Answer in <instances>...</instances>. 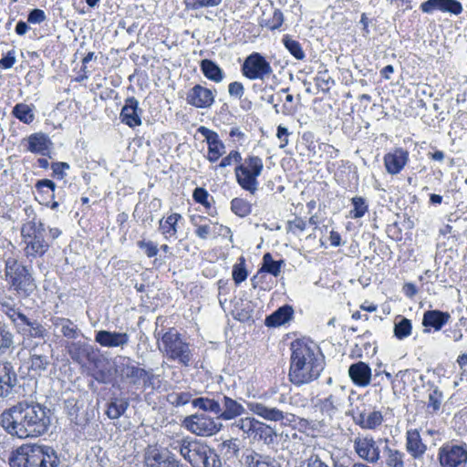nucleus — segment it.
Wrapping results in <instances>:
<instances>
[{
    "label": "nucleus",
    "mask_w": 467,
    "mask_h": 467,
    "mask_svg": "<svg viewBox=\"0 0 467 467\" xmlns=\"http://www.w3.org/2000/svg\"><path fill=\"white\" fill-rule=\"evenodd\" d=\"M49 410L33 400H21L0 415V425L9 435L18 439L36 438L50 426Z\"/></svg>",
    "instance_id": "f257e3e1"
},
{
    "label": "nucleus",
    "mask_w": 467,
    "mask_h": 467,
    "mask_svg": "<svg viewBox=\"0 0 467 467\" xmlns=\"http://www.w3.org/2000/svg\"><path fill=\"white\" fill-rule=\"evenodd\" d=\"M289 379L296 386L317 380L325 368V358L319 347L308 339H297L291 344Z\"/></svg>",
    "instance_id": "f03ea898"
},
{
    "label": "nucleus",
    "mask_w": 467,
    "mask_h": 467,
    "mask_svg": "<svg viewBox=\"0 0 467 467\" xmlns=\"http://www.w3.org/2000/svg\"><path fill=\"white\" fill-rule=\"evenodd\" d=\"M9 464L11 467H57L59 460L52 447L24 444L12 452Z\"/></svg>",
    "instance_id": "7ed1b4c3"
},
{
    "label": "nucleus",
    "mask_w": 467,
    "mask_h": 467,
    "mask_svg": "<svg viewBox=\"0 0 467 467\" xmlns=\"http://www.w3.org/2000/svg\"><path fill=\"white\" fill-rule=\"evenodd\" d=\"M192 467H222V462L215 451L198 440L182 439L171 443Z\"/></svg>",
    "instance_id": "20e7f679"
},
{
    "label": "nucleus",
    "mask_w": 467,
    "mask_h": 467,
    "mask_svg": "<svg viewBox=\"0 0 467 467\" xmlns=\"http://www.w3.org/2000/svg\"><path fill=\"white\" fill-rule=\"evenodd\" d=\"M154 336L160 339L159 349L168 360L186 368L192 365L194 361L193 349L175 328H170L162 334L155 331Z\"/></svg>",
    "instance_id": "39448f33"
},
{
    "label": "nucleus",
    "mask_w": 467,
    "mask_h": 467,
    "mask_svg": "<svg viewBox=\"0 0 467 467\" xmlns=\"http://www.w3.org/2000/svg\"><path fill=\"white\" fill-rule=\"evenodd\" d=\"M5 280L9 285L8 290L21 298L29 297L36 289L31 270L13 257L5 261Z\"/></svg>",
    "instance_id": "423d86ee"
},
{
    "label": "nucleus",
    "mask_w": 467,
    "mask_h": 467,
    "mask_svg": "<svg viewBox=\"0 0 467 467\" xmlns=\"http://www.w3.org/2000/svg\"><path fill=\"white\" fill-rule=\"evenodd\" d=\"M22 243L24 244L25 255L29 257H40L48 250L50 244L46 239V228L43 223L35 219L23 223L21 227Z\"/></svg>",
    "instance_id": "0eeeda50"
},
{
    "label": "nucleus",
    "mask_w": 467,
    "mask_h": 467,
    "mask_svg": "<svg viewBox=\"0 0 467 467\" xmlns=\"http://www.w3.org/2000/svg\"><path fill=\"white\" fill-rule=\"evenodd\" d=\"M263 169L264 162L260 157L248 156L234 170L237 183L242 189L254 194L259 185L257 178L261 175Z\"/></svg>",
    "instance_id": "6e6552de"
},
{
    "label": "nucleus",
    "mask_w": 467,
    "mask_h": 467,
    "mask_svg": "<svg viewBox=\"0 0 467 467\" xmlns=\"http://www.w3.org/2000/svg\"><path fill=\"white\" fill-rule=\"evenodd\" d=\"M241 72L250 80H265L273 74V68L264 56L254 52L244 59Z\"/></svg>",
    "instance_id": "1a4fd4ad"
},
{
    "label": "nucleus",
    "mask_w": 467,
    "mask_h": 467,
    "mask_svg": "<svg viewBox=\"0 0 467 467\" xmlns=\"http://www.w3.org/2000/svg\"><path fill=\"white\" fill-rule=\"evenodd\" d=\"M183 426L198 436H212L221 431L223 424L217 418L213 419L205 414H194L184 419Z\"/></svg>",
    "instance_id": "9d476101"
},
{
    "label": "nucleus",
    "mask_w": 467,
    "mask_h": 467,
    "mask_svg": "<svg viewBox=\"0 0 467 467\" xmlns=\"http://www.w3.org/2000/svg\"><path fill=\"white\" fill-rule=\"evenodd\" d=\"M125 362L120 366L121 377L131 385H138L142 381L143 388H155L156 376L152 370H145L136 366L129 358H124Z\"/></svg>",
    "instance_id": "9b49d317"
},
{
    "label": "nucleus",
    "mask_w": 467,
    "mask_h": 467,
    "mask_svg": "<svg viewBox=\"0 0 467 467\" xmlns=\"http://www.w3.org/2000/svg\"><path fill=\"white\" fill-rule=\"evenodd\" d=\"M143 464L145 467H183L174 454L157 445H148L145 448Z\"/></svg>",
    "instance_id": "f8f14e48"
},
{
    "label": "nucleus",
    "mask_w": 467,
    "mask_h": 467,
    "mask_svg": "<svg viewBox=\"0 0 467 467\" xmlns=\"http://www.w3.org/2000/svg\"><path fill=\"white\" fill-rule=\"evenodd\" d=\"M353 449L357 455L368 463L375 464L380 460V449L371 435L358 434L353 440Z\"/></svg>",
    "instance_id": "ddd939ff"
},
{
    "label": "nucleus",
    "mask_w": 467,
    "mask_h": 467,
    "mask_svg": "<svg viewBox=\"0 0 467 467\" xmlns=\"http://www.w3.org/2000/svg\"><path fill=\"white\" fill-rule=\"evenodd\" d=\"M439 462L441 467H458L467 462L465 445L445 443L439 449Z\"/></svg>",
    "instance_id": "4468645a"
},
{
    "label": "nucleus",
    "mask_w": 467,
    "mask_h": 467,
    "mask_svg": "<svg viewBox=\"0 0 467 467\" xmlns=\"http://www.w3.org/2000/svg\"><path fill=\"white\" fill-rule=\"evenodd\" d=\"M247 407L252 413L268 421L277 422L284 421L285 420L291 421L289 418H295L294 414L284 412L277 407L272 406L263 401L248 402Z\"/></svg>",
    "instance_id": "2eb2a0df"
},
{
    "label": "nucleus",
    "mask_w": 467,
    "mask_h": 467,
    "mask_svg": "<svg viewBox=\"0 0 467 467\" xmlns=\"http://www.w3.org/2000/svg\"><path fill=\"white\" fill-rule=\"evenodd\" d=\"M348 398L346 387L339 386L325 399H319L316 403L317 408L323 414L331 417L337 410H339Z\"/></svg>",
    "instance_id": "dca6fc26"
},
{
    "label": "nucleus",
    "mask_w": 467,
    "mask_h": 467,
    "mask_svg": "<svg viewBox=\"0 0 467 467\" xmlns=\"http://www.w3.org/2000/svg\"><path fill=\"white\" fill-rule=\"evenodd\" d=\"M216 89H210L202 85L193 86L186 95L189 105L197 109H209L215 101Z\"/></svg>",
    "instance_id": "f3484780"
},
{
    "label": "nucleus",
    "mask_w": 467,
    "mask_h": 467,
    "mask_svg": "<svg viewBox=\"0 0 467 467\" xmlns=\"http://www.w3.org/2000/svg\"><path fill=\"white\" fill-rule=\"evenodd\" d=\"M354 422L364 430H375L383 422V415L381 411L372 410L367 411L365 406L361 409L356 407L350 412Z\"/></svg>",
    "instance_id": "a211bd4d"
},
{
    "label": "nucleus",
    "mask_w": 467,
    "mask_h": 467,
    "mask_svg": "<svg viewBox=\"0 0 467 467\" xmlns=\"http://www.w3.org/2000/svg\"><path fill=\"white\" fill-rule=\"evenodd\" d=\"M20 322L16 325V332L25 339L38 338L44 339L47 335L46 327L36 319L28 317L26 315L20 316Z\"/></svg>",
    "instance_id": "6ab92c4d"
},
{
    "label": "nucleus",
    "mask_w": 467,
    "mask_h": 467,
    "mask_svg": "<svg viewBox=\"0 0 467 467\" xmlns=\"http://www.w3.org/2000/svg\"><path fill=\"white\" fill-rule=\"evenodd\" d=\"M198 131L204 137L208 144L207 160L210 162L217 161L225 153V146L219 135L203 126H201Z\"/></svg>",
    "instance_id": "aec40b11"
},
{
    "label": "nucleus",
    "mask_w": 467,
    "mask_h": 467,
    "mask_svg": "<svg viewBox=\"0 0 467 467\" xmlns=\"http://www.w3.org/2000/svg\"><path fill=\"white\" fill-rule=\"evenodd\" d=\"M420 9L427 14L440 10L455 16L462 14L463 10L462 5L458 0H427L420 5Z\"/></svg>",
    "instance_id": "412c9836"
},
{
    "label": "nucleus",
    "mask_w": 467,
    "mask_h": 467,
    "mask_svg": "<svg viewBox=\"0 0 467 467\" xmlns=\"http://www.w3.org/2000/svg\"><path fill=\"white\" fill-rule=\"evenodd\" d=\"M409 161L408 150L402 148H396L384 156V165L387 171L395 175L400 173Z\"/></svg>",
    "instance_id": "4be33fe9"
},
{
    "label": "nucleus",
    "mask_w": 467,
    "mask_h": 467,
    "mask_svg": "<svg viewBox=\"0 0 467 467\" xmlns=\"http://www.w3.org/2000/svg\"><path fill=\"white\" fill-rule=\"evenodd\" d=\"M95 341L105 348H123L130 341L127 333L99 330L96 333Z\"/></svg>",
    "instance_id": "5701e85b"
},
{
    "label": "nucleus",
    "mask_w": 467,
    "mask_h": 467,
    "mask_svg": "<svg viewBox=\"0 0 467 467\" xmlns=\"http://www.w3.org/2000/svg\"><path fill=\"white\" fill-rule=\"evenodd\" d=\"M221 407L222 410L219 416H217V420H233L245 414L244 407L237 400L226 395H222L221 397Z\"/></svg>",
    "instance_id": "b1692460"
},
{
    "label": "nucleus",
    "mask_w": 467,
    "mask_h": 467,
    "mask_svg": "<svg viewBox=\"0 0 467 467\" xmlns=\"http://www.w3.org/2000/svg\"><path fill=\"white\" fill-rule=\"evenodd\" d=\"M140 112L138 100L134 97H130L125 100L119 117L123 123L134 128L141 125Z\"/></svg>",
    "instance_id": "393cba45"
},
{
    "label": "nucleus",
    "mask_w": 467,
    "mask_h": 467,
    "mask_svg": "<svg viewBox=\"0 0 467 467\" xmlns=\"http://www.w3.org/2000/svg\"><path fill=\"white\" fill-rule=\"evenodd\" d=\"M451 319V315L448 312L440 310H427L423 314L422 326L424 327L423 332L430 333L431 329L439 331L446 325Z\"/></svg>",
    "instance_id": "a878e982"
},
{
    "label": "nucleus",
    "mask_w": 467,
    "mask_h": 467,
    "mask_svg": "<svg viewBox=\"0 0 467 467\" xmlns=\"http://www.w3.org/2000/svg\"><path fill=\"white\" fill-rule=\"evenodd\" d=\"M405 448L407 452L415 460L421 459L427 451V445L422 441L417 429L406 431Z\"/></svg>",
    "instance_id": "bb28decb"
},
{
    "label": "nucleus",
    "mask_w": 467,
    "mask_h": 467,
    "mask_svg": "<svg viewBox=\"0 0 467 467\" xmlns=\"http://www.w3.org/2000/svg\"><path fill=\"white\" fill-rule=\"evenodd\" d=\"M348 376L356 386L364 388L370 384L371 368L367 363L358 361L349 366Z\"/></svg>",
    "instance_id": "cd10ccee"
},
{
    "label": "nucleus",
    "mask_w": 467,
    "mask_h": 467,
    "mask_svg": "<svg viewBox=\"0 0 467 467\" xmlns=\"http://www.w3.org/2000/svg\"><path fill=\"white\" fill-rule=\"evenodd\" d=\"M16 382L17 377L11 365L0 362V397H9Z\"/></svg>",
    "instance_id": "c85d7f7f"
},
{
    "label": "nucleus",
    "mask_w": 467,
    "mask_h": 467,
    "mask_svg": "<svg viewBox=\"0 0 467 467\" xmlns=\"http://www.w3.org/2000/svg\"><path fill=\"white\" fill-rule=\"evenodd\" d=\"M26 143V150L30 152L46 156L50 151L52 142L44 133H34L24 140Z\"/></svg>",
    "instance_id": "c756f323"
},
{
    "label": "nucleus",
    "mask_w": 467,
    "mask_h": 467,
    "mask_svg": "<svg viewBox=\"0 0 467 467\" xmlns=\"http://www.w3.org/2000/svg\"><path fill=\"white\" fill-rule=\"evenodd\" d=\"M182 220V216L178 213H172L167 217H163L159 221V231L165 240L177 237L179 230V222Z\"/></svg>",
    "instance_id": "7c9ffc66"
},
{
    "label": "nucleus",
    "mask_w": 467,
    "mask_h": 467,
    "mask_svg": "<svg viewBox=\"0 0 467 467\" xmlns=\"http://www.w3.org/2000/svg\"><path fill=\"white\" fill-rule=\"evenodd\" d=\"M243 461L246 467H280V464L275 459L259 454L252 450H246Z\"/></svg>",
    "instance_id": "2f4dec72"
},
{
    "label": "nucleus",
    "mask_w": 467,
    "mask_h": 467,
    "mask_svg": "<svg viewBox=\"0 0 467 467\" xmlns=\"http://www.w3.org/2000/svg\"><path fill=\"white\" fill-rule=\"evenodd\" d=\"M200 67L204 77L211 81L220 83L224 79L225 74L223 70L213 60H202Z\"/></svg>",
    "instance_id": "473e14b6"
},
{
    "label": "nucleus",
    "mask_w": 467,
    "mask_h": 467,
    "mask_svg": "<svg viewBox=\"0 0 467 467\" xmlns=\"http://www.w3.org/2000/svg\"><path fill=\"white\" fill-rule=\"evenodd\" d=\"M294 311L290 306L279 307L272 315L266 317L265 325L267 327H278L289 321L293 317Z\"/></svg>",
    "instance_id": "72a5a7b5"
},
{
    "label": "nucleus",
    "mask_w": 467,
    "mask_h": 467,
    "mask_svg": "<svg viewBox=\"0 0 467 467\" xmlns=\"http://www.w3.org/2000/svg\"><path fill=\"white\" fill-rule=\"evenodd\" d=\"M49 358L36 347L30 350L29 368L36 373H41L47 368Z\"/></svg>",
    "instance_id": "f704fd0d"
},
{
    "label": "nucleus",
    "mask_w": 467,
    "mask_h": 467,
    "mask_svg": "<svg viewBox=\"0 0 467 467\" xmlns=\"http://www.w3.org/2000/svg\"><path fill=\"white\" fill-rule=\"evenodd\" d=\"M258 420L254 417L246 416L234 420L231 424L233 431H240L246 438H251L254 434L255 426L257 425Z\"/></svg>",
    "instance_id": "c9c22d12"
},
{
    "label": "nucleus",
    "mask_w": 467,
    "mask_h": 467,
    "mask_svg": "<svg viewBox=\"0 0 467 467\" xmlns=\"http://www.w3.org/2000/svg\"><path fill=\"white\" fill-rule=\"evenodd\" d=\"M34 105L17 103L12 109L11 114L24 124L29 125L35 120Z\"/></svg>",
    "instance_id": "e433bc0d"
},
{
    "label": "nucleus",
    "mask_w": 467,
    "mask_h": 467,
    "mask_svg": "<svg viewBox=\"0 0 467 467\" xmlns=\"http://www.w3.org/2000/svg\"><path fill=\"white\" fill-rule=\"evenodd\" d=\"M384 462L387 467H405V453L386 445L383 449Z\"/></svg>",
    "instance_id": "4c0bfd02"
},
{
    "label": "nucleus",
    "mask_w": 467,
    "mask_h": 467,
    "mask_svg": "<svg viewBox=\"0 0 467 467\" xmlns=\"http://www.w3.org/2000/svg\"><path fill=\"white\" fill-rule=\"evenodd\" d=\"M52 324L56 327H59L62 335L65 337L75 339L78 336V326L75 325L70 319L64 317H54Z\"/></svg>",
    "instance_id": "58836bf2"
},
{
    "label": "nucleus",
    "mask_w": 467,
    "mask_h": 467,
    "mask_svg": "<svg viewBox=\"0 0 467 467\" xmlns=\"http://www.w3.org/2000/svg\"><path fill=\"white\" fill-rule=\"evenodd\" d=\"M193 407L202 410L204 411H209L213 414L219 416L220 411L222 410L221 407V397L218 400L210 399L207 397H201L194 399L192 401Z\"/></svg>",
    "instance_id": "ea45409f"
},
{
    "label": "nucleus",
    "mask_w": 467,
    "mask_h": 467,
    "mask_svg": "<svg viewBox=\"0 0 467 467\" xmlns=\"http://www.w3.org/2000/svg\"><path fill=\"white\" fill-rule=\"evenodd\" d=\"M129 402L125 399H112L108 404L107 416L111 420H117L124 414L128 409Z\"/></svg>",
    "instance_id": "a19ab883"
},
{
    "label": "nucleus",
    "mask_w": 467,
    "mask_h": 467,
    "mask_svg": "<svg viewBox=\"0 0 467 467\" xmlns=\"http://www.w3.org/2000/svg\"><path fill=\"white\" fill-rule=\"evenodd\" d=\"M274 435V430L269 425L258 420L251 438L268 444L273 441Z\"/></svg>",
    "instance_id": "79ce46f5"
},
{
    "label": "nucleus",
    "mask_w": 467,
    "mask_h": 467,
    "mask_svg": "<svg viewBox=\"0 0 467 467\" xmlns=\"http://www.w3.org/2000/svg\"><path fill=\"white\" fill-rule=\"evenodd\" d=\"M284 265L283 260L275 261L269 253L263 256V264L260 271H264L273 275L274 276L279 275L281 266Z\"/></svg>",
    "instance_id": "37998d69"
},
{
    "label": "nucleus",
    "mask_w": 467,
    "mask_h": 467,
    "mask_svg": "<svg viewBox=\"0 0 467 467\" xmlns=\"http://www.w3.org/2000/svg\"><path fill=\"white\" fill-rule=\"evenodd\" d=\"M35 186L38 192L40 198L43 201H47L48 198H54L56 184L51 180H48V179L39 180L36 182Z\"/></svg>",
    "instance_id": "c03bdc74"
},
{
    "label": "nucleus",
    "mask_w": 467,
    "mask_h": 467,
    "mask_svg": "<svg viewBox=\"0 0 467 467\" xmlns=\"http://www.w3.org/2000/svg\"><path fill=\"white\" fill-rule=\"evenodd\" d=\"M221 452L227 460L238 457L240 451V441L237 439L224 441L220 445Z\"/></svg>",
    "instance_id": "a18cd8bd"
},
{
    "label": "nucleus",
    "mask_w": 467,
    "mask_h": 467,
    "mask_svg": "<svg viewBox=\"0 0 467 467\" xmlns=\"http://www.w3.org/2000/svg\"><path fill=\"white\" fill-rule=\"evenodd\" d=\"M282 42L285 48L290 52V54L296 59L302 60L305 58V52L300 45V43L295 39H293L290 36L285 35Z\"/></svg>",
    "instance_id": "49530a36"
},
{
    "label": "nucleus",
    "mask_w": 467,
    "mask_h": 467,
    "mask_svg": "<svg viewBox=\"0 0 467 467\" xmlns=\"http://www.w3.org/2000/svg\"><path fill=\"white\" fill-rule=\"evenodd\" d=\"M232 212L239 217H245L252 212V206L249 202L242 198H234L231 202Z\"/></svg>",
    "instance_id": "de8ad7c7"
},
{
    "label": "nucleus",
    "mask_w": 467,
    "mask_h": 467,
    "mask_svg": "<svg viewBox=\"0 0 467 467\" xmlns=\"http://www.w3.org/2000/svg\"><path fill=\"white\" fill-rule=\"evenodd\" d=\"M411 321L406 317H401L400 321H395L394 335L399 339H404L411 334Z\"/></svg>",
    "instance_id": "09e8293b"
},
{
    "label": "nucleus",
    "mask_w": 467,
    "mask_h": 467,
    "mask_svg": "<svg viewBox=\"0 0 467 467\" xmlns=\"http://www.w3.org/2000/svg\"><path fill=\"white\" fill-rule=\"evenodd\" d=\"M353 210L350 211V216L354 219L361 218L368 212V203L365 198L356 196L351 199Z\"/></svg>",
    "instance_id": "8fccbe9b"
},
{
    "label": "nucleus",
    "mask_w": 467,
    "mask_h": 467,
    "mask_svg": "<svg viewBox=\"0 0 467 467\" xmlns=\"http://www.w3.org/2000/svg\"><path fill=\"white\" fill-rule=\"evenodd\" d=\"M232 276L235 285H240L247 278L248 272L245 268V259L244 256H241L238 263L233 266Z\"/></svg>",
    "instance_id": "3c124183"
},
{
    "label": "nucleus",
    "mask_w": 467,
    "mask_h": 467,
    "mask_svg": "<svg viewBox=\"0 0 467 467\" xmlns=\"http://www.w3.org/2000/svg\"><path fill=\"white\" fill-rule=\"evenodd\" d=\"M442 401V393L437 389H433L428 397L427 412L435 414L440 409Z\"/></svg>",
    "instance_id": "603ef678"
},
{
    "label": "nucleus",
    "mask_w": 467,
    "mask_h": 467,
    "mask_svg": "<svg viewBox=\"0 0 467 467\" xmlns=\"http://www.w3.org/2000/svg\"><path fill=\"white\" fill-rule=\"evenodd\" d=\"M14 345V336L13 334L0 327V355L5 354L9 351Z\"/></svg>",
    "instance_id": "864d4df0"
},
{
    "label": "nucleus",
    "mask_w": 467,
    "mask_h": 467,
    "mask_svg": "<svg viewBox=\"0 0 467 467\" xmlns=\"http://www.w3.org/2000/svg\"><path fill=\"white\" fill-rule=\"evenodd\" d=\"M315 82L317 88L323 92H328L334 83L327 70L318 72L315 78Z\"/></svg>",
    "instance_id": "5fc2aeb1"
},
{
    "label": "nucleus",
    "mask_w": 467,
    "mask_h": 467,
    "mask_svg": "<svg viewBox=\"0 0 467 467\" xmlns=\"http://www.w3.org/2000/svg\"><path fill=\"white\" fill-rule=\"evenodd\" d=\"M192 197L196 202L202 204L207 210L211 208L213 197L210 196L205 189L200 187L196 188L193 191Z\"/></svg>",
    "instance_id": "6e6d98bb"
},
{
    "label": "nucleus",
    "mask_w": 467,
    "mask_h": 467,
    "mask_svg": "<svg viewBox=\"0 0 467 467\" xmlns=\"http://www.w3.org/2000/svg\"><path fill=\"white\" fill-rule=\"evenodd\" d=\"M84 344L80 342L71 343L68 347V353L73 360L80 362L82 358L88 354Z\"/></svg>",
    "instance_id": "4d7b16f0"
},
{
    "label": "nucleus",
    "mask_w": 467,
    "mask_h": 467,
    "mask_svg": "<svg viewBox=\"0 0 467 467\" xmlns=\"http://www.w3.org/2000/svg\"><path fill=\"white\" fill-rule=\"evenodd\" d=\"M267 102L269 104L273 105V108H274L275 112L276 114L282 113L283 115L289 116V115L294 114L296 112V109L294 106L288 105V104H284L282 109H279V103L275 102V96L274 95H270L267 98Z\"/></svg>",
    "instance_id": "13d9d810"
},
{
    "label": "nucleus",
    "mask_w": 467,
    "mask_h": 467,
    "mask_svg": "<svg viewBox=\"0 0 467 467\" xmlns=\"http://www.w3.org/2000/svg\"><path fill=\"white\" fill-rule=\"evenodd\" d=\"M306 222L300 217H296L295 219L289 220L287 222V226H286L287 232H290L294 234H297L299 233L304 232L306 230Z\"/></svg>",
    "instance_id": "bf43d9fd"
},
{
    "label": "nucleus",
    "mask_w": 467,
    "mask_h": 467,
    "mask_svg": "<svg viewBox=\"0 0 467 467\" xmlns=\"http://www.w3.org/2000/svg\"><path fill=\"white\" fill-rule=\"evenodd\" d=\"M137 245L140 249L144 251L145 254L150 258L157 255L159 252L157 244L152 241L140 240L137 243Z\"/></svg>",
    "instance_id": "052dcab7"
},
{
    "label": "nucleus",
    "mask_w": 467,
    "mask_h": 467,
    "mask_svg": "<svg viewBox=\"0 0 467 467\" xmlns=\"http://www.w3.org/2000/svg\"><path fill=\"white\" fill-rule=\"evenodd\" d=\"M242 161L241 153L237 150H232L229 154L223 157L219 163V168H225L227 166H231L233 163H239Z\"/></svg>",
    "instance_id": "680f3d73"
},
{
    "label": "nucleus",
    "mask_w": 467,
    "mask_h": 467,
    "mask_svg": "<svg viewBox=\"0 0 467 467\" xmlns=\"http://www.w3.org/2000/svg\"><path fill=\"white\" fill-rule=\"evenodd\" d=\"M2 306L5 309V314L10 318V320L12 321V323L16 328L18 322H20V320H19L20 316H25V314L22 313L21 311H19L18 309H16L14 306H10L7 303H3Z\"/></svg>",
    "instance_id": "e2e57ef3"
},
{
    "label": "nucleus",
    "mask_w": 467,
    "mask_h": 467,
    "mask_svg": "<svg viewBox=\"0 0 467 467\" xmlns=\"http://www.w3.org/2000/svg\"><path fill=\"white\" fill-rule=\"evenodd\" d=\"M288 402L291 406L298 409H304L308 406V399L299 392L294 393L289 397Z\"/></svg>",
    "instance_id": "0e129e2a"
},
{
    "label": "nucleus",
    "mask_w": 467,
    "mask_h": 467,
    "mask_svg": "<svg viewBox=\"0 0 467 467\" xmlns=\"http://www.w3.org/2000/svg\"><path fill=\"white\" fill-rule=\"evenodd\" d=\"M192 223L195 227V234L199 238L206 240L211 235L212 227L210 226V224H199L195 221L194 217L192 218Z\"/></svg>",
    "instance_id": "69168bd1"
},
{
    "label": "nucleus",
    "mask_w": 467,
    "mask_h": 467,
    "mask_svg": "<svg viewBox=\"0 0 467 467\" xmlns=\"http://www.w3.org/2000/svg\"><path fill=\"white\" fill-rule=\"evenodd\" d=\"M47 20V15L42 9L35 8L27 16V22L34 25H39Z\"/></svg>",
    "instance_id": "338daca9"
},
{
    "label": "nucleus",
    "mask_w": 467,
    "mask_h": 467,
    "mask_svg": "<svg viewBox=\"0 0 467 467\" xmlns=\"http://www.w3.org/2000/svg\"><path fill=\"white\" fill-rule=\"evenodd\" d=\"M228 93L233 98L241 99L244 94V87L243 83L239 81L231 82L228 85Z\"/></svg>",
    "instance_id": "774afa93"
}]
</instances>
